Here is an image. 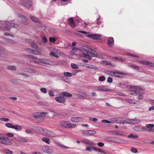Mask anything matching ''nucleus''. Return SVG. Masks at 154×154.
<instances>
[{
    "mask_svg": "<svg viewBox=\"0 0 154 154\" xmlns=\"http://www.w3.org/2000/svg\"><path fill=\"white\" fill-rule=\"evenodd\" d=\"M82 133L83 136H89L91 135H93L96 134V132L94 130H82Z\"/></svg>",
    "mask_w": 154,
    "mask_h": 154,
    "instance_id": "7",
    "label": "nucleus"
},
{
    "mask_svg": "<svg viewBox=\"0 0 154 154\" xmlns=\"http://www.w3.org/2000/svg\"><path fill=\"white\" fill-rule=\"evenodd\" d=\"M128 66L134 69H139L138 66L134 65H128Z\"/></svg>",
    "mask_w": 154,
    "mask_h": 154,
    "instance_id": "47",
    "label": "nucleus"
},
{
    "mask_svg": "<svg viewBox=\"0 0 154 154\" xmlns=\"http://www.w3.org/2000/svg\"><path fill=\"white\" fill-rule=\"evenodd\" d=\"M39 63H42L44 64H47L49 65H52V63L48 60L46 59L41 58L38 60Z\"/></svg>",
    "mask_w": 154,
    "mask_h": 154,
    "instance_id": "16",
    "label": "nucleus"
},
{
    "mask_svg": "<svg viewBox=\"0 0 154 154\" xmlns=\"http://www.w3.org/2000/svg\"><path fill=\"white\" fill-rule=\"evenodd\" d=\"M0 24L2 25L6 26L8 27L17 28L18 27L19 25L14 23L11 21H1L0 20Z\"/></svg>",
    "mask_w": 154,
    "mask_h": 154,
    "instance_id": "2",
    "label": "nucleus"
},
{
    "mask_svg": "<svg viewBox=\"0 0 154 154\" xmlns=\"http://www.w3.org/2000/svg\"><path fill=\"white\" fill-rule=\"evenodd\" d=\"M114 75H115L114 77L121 78L122 77L121 76H120V75H126V74L122 72H119L118 71H116L115 72Z\"/></svg>",
    "mask_w": 154,
    "mask_h": 154,
    "instance_id": "27",
    "label": "nucleus"
},
{
    "mask_svg": "<svg viewBox=\"0 0 154 154\" xmlns=\"http://www.w3.org/2000/svg\"><path fill=\"white\" fill-rule=\"evenodd\" d=\"M31 46L33 48L35 49H37V48H39L38 47L37 44L34 42L31 43Z\"/></svg>",
    "mask_w": 154,
    "mask_h": 154,
    "instance_id": "42",
    "label": "nucleus"
},
{
    "mask_svg": "<svg viewBox=\"0 0 154 154\" xmlns=\"http://www.w3.org/2000/svg\"><path fill=\"white\" fill-rule=\"evenodd\" d=\"M60 125L61 127L67 128H74L77 127L76 124H72L66 121H62L60 122Z\"/></svg>",
    "mask_w": 154,
    "mask_h": 154,
    "instance_id": "3",
    "label": "nucleus"
},
{
    "mask_svg": "<svg viewBox=\"0 0 154 154\" xmlns=\"http://www.w3.org/2000/svg\"><path fill=\"white\" fill-rule=\"evenodd\" d=\"M57 39V38L50 37L49 40L51 42L54 43Z\"/></svg>",
    "mask_w": 154,
    "mask_h": 154,
    "instance_id": "46",
    "label": "nucleus"
},
{
    "mask_svg": "<svg viewBox=\"0 0 154 154\" xmlns=\"http://www.w3.org/2000/svg\"><path fill=\"white\" fill-rule=\"evenodd\" d=\"M5 125L6 127L8 128H13L14 125L10 123H6Z\"/></svg>",
    "mask_w": 154,
    "mask_h": 154,
    "instance_id": "43",
    "label": "nucleus"
},
{
    "mask_svg": "<svg viewBox=\"0 0 154 154\" xmlns=\"http://www.w3.org/2000/svg\"><path fill=\"white\" fill-rule=\"evenodd\" d=\"M42 150L44 152L48 153H51L53 152V149L48 146H46L43 147Z\"/></svg>",
    "mask_w": 154,
    "mask_h": 154,
    "instance_id": "12",
    "label": "nucleus"
},
{
    "mask_svg": "<svg viewBox=\"0 0 154 154\" xmlns=\"http://www.w3.org/2000/svg\"><path fill=\"white\" fill-rule=\"evenodd\" d=\"M129 92L130 94L134 95H137L139 93L138 91L134 90H130Z\"/></svg>",
    "mask_w": 154,
    "mask_h": 154,
    "instance_id": "34",
    "label": "nucleus"
},
{
    "mask_svg": "<svg viewBox=\"0 0 154 154\" xmlns=\"http://www.w3.org/2000/svg\"><path fill=\"white\" fill-rule=\"evenodd\" d=\"M115 138H116L114 137H109L106 138H105V140H106L109 142H112L119 143V142H118L115 140Z\"/></svg>",
    "mask_w": 154,
    "mask_h": 154,
    "instance_id": "29",
    "label": "nucleus"
},
{
    "mask_svg": "<svg viewBox=\"0 0 154 154\" xmlns=\"http://www.w3.org/2000/svg\"><path fill=\"white\" fill-rule=\"evenodd\" d=\"M107 82H108L109 83H112V78L111 77H109L108 78Z\"/></svg>",
    "mask_w": 154,
    "mask_h": 154,
    "instance_id": "63",
    "label": "nucleus"
},
{
    "mask_svg": "<svg viewBox=\"0 0 154 154\" xmlns=\"http://www.w3.org/2000/svg\"><path fill=\"white\" fill-rule=\"evenodd\" d=\"M92 149L95 151L101 152L102 154H106V153L103 151L98 148L92 146H88L85 149L86 151L89 152H91Z\"/></svg>",
    "mask_w": 154,
    "mask_h": 154,
    "instance_id": "6",
    "label": "nucleus"
},
{
    "mask_svg": "<svg viewBox=\"0 0 154 154\" xmlns=\"http://www.w3.org/2000/svg\"><path fill=\"white\" fill-rule=\"evenodd\" d=\"M0 120L2 121L7 122L9 121V119L7 118H2L0 119Z\"/></svg>",
    "mask_w": 154,
    "mask_h": 154,
    "instance_id": "50",
    "label": "nucleus"
},
{
    "mask_svg": "<svg viewBox=\"0 0 154 154\" xmlns=\"http://www.w3.org/2000/svg\"><path fill=\"white\" fill-rule=\"evenodd\" d=\"M3 152L6 154H12L13 153V152L8 149H3Z\"/></svg>",
    "mask_w": 154,
    "mask_h": 154,
    "instance_id": "40",
    "label": "nucleus"
},
{
    "mask_svg": "<svg viewBox=\"0 0 154 154\" xmlns=\"http://www.w3.org/2000/svg\"><path fill=\"white\" fill-rule=\"evenodd\" d=\"M140 63L144 65H148L150 67H153L154 66V64L148 61L141 60L139 61Z\"/></svg>",
    "mask_w": 154,
    "mask_h": 154,
    "instance_id": "18",
    "label": "nucleus"
},
{
    "mask_svg": "<svg viewBox=\"0 0 154 154\" xmlns=\"http://www.w3.org/2000/svg\"><path fill=\"white\" fill-rule=\"evenodd\" d=\"M126 101L129 103L140 105V103L138 101H137L135 99H128L126 100Z\"/></svg>",
    "mask_w": 154,
    "mask_h": 154,
    "instance_id": "15",
    "label": "nucleus"
},
{
    "mask_svg": "<svg viewBox=\"0 0 154 154\" xmlns=\"http://www.w3.org/2000/svg\"><path fill=\"white\" fill-rule=\"evenodd\" d=\"M144 93L143 92L140 94H139L138 99L140 100H142L143 98V95L144 94Z\"/></svg>",
    "mask_w": 154,
    "mask_h": 154,
    "instance_id": "53",
    "label": "nucleus"
},
{
    "mask_svg": "<svg viewBox=\"0 0 154 154\" xmlns=\"http://www.w3.org/2000/svg\"><path fill=\"white\" fill-rule=\"evenodd\" d=\"M49 95L51 97H53L54 96V93L52 91H49L48 92Z\"/></svg>",
    "mask_w": 154,
    "mask_h": 154,
    "instance_id": "59",
    "label": "nucleus"
},
{
    "mask_svg": "<svg viewBox=\"0 0 154 154\" xmlns=\"http://www.w3.org/2000/svg\"><path fill=\"white\" fill-rule=\"evenodd\" d=\"M97 145L99 146L102 147L104 146V144L102 142H100L98 143Z\"/></svg>",
    "mask_w": 154,
    "mask_h": 154,
    "instance_id": "64",
    "label": "nucleus"
},
{
    "mask_svg": "<svg viewBox=\"0 0 154 154\" xmlns=\"http://www.w3.org/2000/svg\"><path fill=\"white\" fill-rule=\"evenodd\" d=\"M131 151L134 153H137V149L135 148H132L131 149Z\"/></svg>",
    "mask_w": 154,
    "mask_h": 154,
    "instance_id": "60",
    "label": "nucleus"
},
{
    "mask_svg": "<svg viewBox=\"0 0 154 154\" xmlns=\"http://www.w3.org/2000/svg\"><path fill=\"white\" fill-rule=\"evenodd\" d=\"M42 52L40 48H37L36 50H33L32 53L35 54H39Z\"/></svg>",
    "mask_w": 154,
    "mask_h": 154,
    "instance_id": "33",
    "label": "nucleus"
},
{
    "mask_svg": "<svg viewBox=\"0 0 154 154\" xmlns=\"http://www.w3.org/2000/svg\"><path fill=\"white\" fill-rule=\"evenodd\" d=\"M105 78L104 76H101L99 78V80L100 81L102 82L105 80Z\"/></svg>",
    "mask_w": 154,
    "mask_h": 154,
    "instance_id": "57",
    "label": "nucleus"
},
{
    "mask_svg": "<svg viewBox=\"0 0 154 154\" xmlns=\"http://www.w3.org/2000/svg\"><path fill=\"white\" fill-rule=\"evenodd\" d=\"M83 56L84 57L88 59L89 60H90L91 59V57L88 54H85V53H84L83 54Z\"/></svg>",
    "mask_w": 154,
    "mask_h": 154,
    "instance_id": "56",
    "label": "nucleus"
},
{
    "mask_svg": "<svg viewBox=\"0 0 154 154\" xmlns=\"http://www.w3.org/2000/svg\"><path fill=\"white\" fill-rule=\"evenodd\" d=\"M85 66L86 68H90L91 69H93L96 70H97L98 69L97 67L92 65L89 64H86L85 65Z\"/></svg>",
    "mask_w": 154,
    "mask_h": 154,
    "instance_id": "32",
    "label": "nucleus"
},
{
    "mask_svg": "<svg viewBox=\"0 0 154 154\" xmlns=\"http://www.w3.org/2000/svg\"><path fill=\"white\" fill-rule=\"evenodd\" d=\"M0 143L7 145H10L12 144L11 142L8 139V137L6 138L4 137L1 136H0Z\"/></svg>",
    "mask_w": 154,
    "mask_h": 154,
    "instance_id": "8",
    "label": "nucleus"
},
{
    "mask_svg": "<svg viewBox=\"0 0 154 154\" xmlns=\"http://www.w3.org/2000/svg\"><path fill=\"white\" fill-rule=\"evenodd\" d=\"M60 95L63 97L65 96L68 98L71 97L72 96V95L71 94L67 92H62L60 93Z\"/></svg>",
    "mask_w": 154,
    "mask_h": 154,
    "instance_id": "26",
    "label": "nucleus"
},
{
    "mask_svg": "<svg viewBox=\"0 0 154 154\" xmlns=\"http://www.w3.org/2000/svg\"><path fill=\"white\" fill-rule=\"evenodd\" d=\"M113 59L118 60L121 61H126V59L123 58L121 57H116L112 58Z\"/></svg>",
    "mask_w": 154,
    "mask_h": 154,
    "instance_id": "39",
    "label": "nucleus"
},
{
    "mask_svg": "<svg viewBox=\"0 0 154 154\" xmlns=\"http://www.w3.org/2000/svg\"><path fill=\"white\" fill-rule=\"evenodd\" d=\"M128 137L132 138H137L138 137V135H134L133 134H131L129 135H128Z\"/></svg>",
    "mask_w": 154,
    "mask_h": 154,
    "instance_id": "49",
    "label": "nucleus"
},
{
    "mask_svg": "<svg viewBox=\"0 0 154 154\" xmlns=\"http://www.w3.org/2000/svg\"><path fill=\"white\" fill-rule=\"evenodd\" d=\"M27 72L29 73L32 74L35 73V71L32 69H29L27 70Z\"/></svg>",
    "mask_w": 154,
    "mask_h": 154,
    "instance_id": "51",
    "label": "nucleus"
},
{
    "mask_svg": "<svg viewBox=\"0 0 154 154\" xmlns=\"http://www.w3.org/2000/svg\"><path fill=\"white\" fill-rule=\"evenodd\" d=\"M48 113L45 112H36L34 114V117L35 119H38L39 117H44Z\"/></svg>",
    "mask_w": 154,
    "mask_h": 154,
    "instance_id": "10",
    "label": "nucleus"
},
{
    "mask_svg": "<svg viewBox=\"0 0 154 154\" xmlns=\"http://www.w3.org/2000/svg\"><path fill=\"white\" fill-rule=\"evenodd\" d=\"M50 51V55L52 57H55L57 58H58L59 55H61L62 53L59 50L53 48H51Z\"/></svg>",
    "mask_w": 154,
    "mask_h": 154,
    "instance_id": "4",
    "label": "nucleus"
},
{
    "mask_svg": "<svg viewBox=\"0 0 154 154\" xmlns=\"http://www.w3.org/2000/svg\"><path fill=\"white\" fill-rule=\"evenodd\" d=\"M13 129H14L17 131H20L22 130L23 127L22 126L19 125H14Z\"/></svg>",
    "mask_w": 154,
    "mask_h": 154,
    "instance_id": "30",
    "label": "nucleus"
},
{
    "mask_svg": "<svg viewBox=\"0 0 154 154\" xmlns=\"http://www.w3.org/2000/svg\"><path fill=\"white\" fill-rule=\"evenodd\" d=\"M40 91L44 93H46L47 92V91L46 88H41L40 89Z\"/></svg>",
    "mask_w": 154,
    "mask_h": 154,
    "instance_id": "54",
    "label": "nucleus"
},
{
    "mask_svg": "<svg viewBox=\"0 0 154 154\" xmlns=\"http://www.w3.org/2000/svg\"><path fill=\"white\" fill-rule=\"evenodd\" d=\"M25 132L27 134H33V132L30 130L27 129L26 130Z\"/></svg>",
    "mask_w": 154,
    "mask_h": 154,
    "instance_id": "62",
    "label": "nucleus"
},
{
    "mask_svg": "<svg viewBox=\"0 0 154 154\" xmlns=\"http://www.w3.org/2000/svg\"><path fill=\"white\" fill-rule=\"evenodd\" d=\"M55 99L57 102L62 103H64L66 101L65 98L62 95L61 96L56 97Z\"/></svg>",
    "mask_w": 154,
    "mask_h": 154,
    "instance_id": "14",
    "label": "nucleus"
},
{
    "mask_svg": "<svg viewBox=\"0 0 154 154\" xmlns=\"http://www.w3.org/2000/svg\"><path fill=\"white\" fill-rule=\"evenodd\" d=\"M63 74L66 76L70 77L72 76V74L69 72H64Z\"/></svg>",
    "mask_w": 154,
    "mask_h": 154,
    "instance_id": "48",
    "label": "nucleus"
},
{
    "mask_svg": "<svg viewBox=\"0 0 154 154\" xmlns=\"http://www.w3.org/2000/svg\"><path fill=\"white\" fill-rule=\"evenodd\" d=\"M146 131L149 132H154V124H147L146 125Z\"/></svg>",
    "mask_w": 154,
    "mask_h": 154,
    "instance_id": "11",
    "label": "nucleus"
},
{
    "mask_svg": "<svg viewBox=\"0 0 154 154\" xmlns=\"http://www.w3.org/2000/svg\"><path fill=\"white\" fill-rule=\"evenodd\" d=\"M4 35L5 36H10L12 37H14V35H13L11 34L10 33L8 32L5 33Z\"/></svg>",
    "mask_w": 154,
    "mask_h": 154,
    "instance_id": "58",
    "label": "nucleus"
},
{
    "mask_svg": "<svg viewBox=\"0 0 154 154\" xmlns=\"http://www.w3.org/2000/svg\"><path fill=\"white\" fill-rule=\"evenodd\" d=\"M42 134L46 136L51 137H55L56 134L53 132L41 127L38 128Z\"/></svg>",
    "mask_w": 154,
    "mask_h": 154,
    "instance_id": "1",
    "label": "nucleus"
},
{
    "mask_svg": "<svg viewBox=\"0 0 154 154\" xmlns=\"http://www.w3.org/2000/svg\"><path fill=\"white\" fill-rule=\"evenodd\" d=\"M82 142L85 144L92 146H94L96 145L95 143L93 142L91 140L86 138L83 139L82 140Z\"/></svg>",
    "mask_w": 154,
    "mask_h": 154,
    "instance_id": "19",
    "label": "nucleus"
},
{
    "mask_svg": "<svg viewBox=\"0 0 154 154\" xmlns=\"http://www.w3.org/2000/svg\"><path fill=\"white\" fill-rule=\"evenodd\" d=\"M21 3L23 5L27 7H30L32 5L31 1L29 0H21Z\"/></svg>",
    "mask_w": 154,
    "mask_h": 154,
    "instance_id": "13",
    "label": "nucleus"
},
{
    "mask_svg": "<svg viewBox=\"0 0 154 154\" xmlns=\"http://www.w3.org/2000/svg\"><path fill=\"white\" fill-rule=\"evenodd\" d=\"M101 122L102 123H113V122L111 121H109L107 120H102L101 121Z\"/></svg>",
    "mask_w": 154,
    "mask_h": 154,
    "instance_id": "55",
    "label": "nucleus"
},
{
    "mask_svg": "<svg viewBox=\"0 0 154 154\" xmlns=\"http://www.w3.org/2000/svg\"><path fill=\"white\" fill-rule=\"evenodd\" d=\"M17 140L19 142L23 143H26L28 142V140L27 139L21 137H18Z\"/></svg>",
    "mask_w": 154,
    "mask_h": 154,
    "instance_id": "31",
    "label": "nucleus"
},
{
    "mask_svg": "<svg viewBox=\"0 0 154 154\" xmlns=\"http://www.w3.org/2000/svg\"><path fill=\"white\" fill-rule=\"evenodd\" d=\"M71 121L75 122H80L83 121V119L81 117H74L70 119Z\"/></svg>",
    "mask_w": 154,
    "mask_h": 154,
    "instance_id": "17",
    "label": "nucleus"
},
{
    "mask_svg": "<svg viewBox=\"0 0 154 154\" xmlns=\"http://www.w3.org/2000/svg\"><path fill=\"white\" fill-rule=\"evenodd\" d=\"M112 134L114 135H123L122 133H118L116 131H113L112 132Z\"/></svg>",
    "mask_w": 154,
    "mask_h": 154,
    "instance_id": "52",
    "label": "nucleus"
},
{
    "mask_svg": "<svg viewBox=\"0 0 154 154\" xmlns=\"http://www.w3.org/2000/svg\"><path fill=\"white\" fill-rule=\"evenodd\" d=\"M71 67L73 69H78L79 68V66L75 64L71 63L70 64Z\"/></svg>",
    "mask_w": 154,
    "mask_h": 154,
    "instance_id": "44",
    "label": "nucleus"
},
{
    "mask_svg": "<svg viewBox=\"0 0 154 154\" xmlns=\"http://www.w3.org/2000/svg\"><path fill=\"white\" fill-rule=\"evenodd\" d=\"M42 140L43 141L45 142L48 144H49L51 142L50 139L49 138L47 137H43L42 139Z\"/></svg>",
    "mask_w": 154,
    "mask_h": 154,
    "instance_id": "38",
    "label": "nucleus"
},
{
    "mask_svg": "<svg viewBox=\"0 0 154 154\" xmlns=\"http://www.w3.org/2000/svg\"><path fill=\"white\" fill-rule=\"evenodd\" d=\"M7 68L8 69L10 70H15L17 69V68L15 66L12 65L8 66L7 67Z\"/></svg>",
    "mask_w": 154,
    "mask_h": 154,
    "instance_id": "41",
    "label": "nucleus"
},
{
    "mask_svg": "<svg viewBox=\"0 0 154 154\" xmlns=\"http://www.w3.org/2000/svg\"><path fill=\"white\" fill-rule=\"evenodd\" d=\"M11 28L7 26H0V31H8L10 30Z\"/></svg>",
    "mask_w": 154,
    "mask_h": 154,
    "instance_id": "36",
    "label": "nucleus"
},
{
    "mask_svg": "<svg viewBox=\"0 0 154 154\" xmlns=\"http://www.w3.org/2000/svg\"><path fill=\"white\" fill-rule=\"evenodd\" d=\"M140 120L139 119H130L124 118V122L125 123L130 124H136L139 123Z\"/></svg>",
    "mask_w": 154,
    "mask_h": 154,
    "instance_id": "9",
    "label": "nucleus"
},
{
    "mask_svg": "<svg viewBox=\"0 0 154 154\" xmlns=\"http://www.w3.org/2000/svg\"><path fill=\"white\" fill-rule=\"evenodd\" d=\"M18 20L23 24L27 25L29 22V20L26 17L21 14H19L18 16Z\"/></svg>",
    "mask_w": 154,
    "mask_h": 154,
    "instance_id": "5",
    "label": "nucleus"
},
{
    "mask_svg": "<svg viewBox=\"0 0 154 154\" xmlns=\"http://www.w3.org/2000/svg\"><path fill=\"white\" fill-rule=\"evenodd\" d=\"M133 129L136 131H146V128L140 126H137L133 128Z\"/></svg>",
    "mask_w": 154,
    "mask_h": 154,
    "instance_id": "20",
    "label": "nucleus"
},
{
    "mask_svg": "<svg viewBox=\"0 0 154 154\" xmlns=\"http://www.w3.org/2000/svg\"><path fill=\"white\" fill-rule=\"evenodd\" d=\"M107 44L109 47H112L114 45V41L113 38L109 37L107 40Z\"/></svg>",
    "mask_w": 154,
    "mask_h": 154,
    "instance_id": "23",
    "label": "nucleus"
},
{
    "mask_svg": "<svg viewBox=\"0 0 154 154\" xmlns=\"http://www.w3.org/2000/svg\"><path fill=\"white\" fill-rule=\"evenodd\" d=\"M49 110L52 114L54 117H57L60 116V114L59 113L56 112L53 110L51 109H49Z\"/></svg>",
    "mask_w": 154,
    "mask_h": 154,
    "instance_id": "35",
    "label": "nucleus"
},
{
    "mask_svg": "<svg viewBox=\"0 0 154 154\" xmlns=\"http://www.w3.org/2000/svg\"><path fill=\"white\" fill-rule=\"evenodd\" d=\"M57 145L58 146L61 148L66 149H68L69 148V147H68L66 146L63 145H62L60 144V143H57Z\"/></svg>",
    "mask_w": 154,
    "mask_h": 154,
    "instance_id": "45",
    "label": "nucleus"
},
{
    "mask_svg": "<svg viewBox=\"0 0 154 154\" xmlns=\"http://www.w3.org/2000/svg\"><path fill=\"white\" fill-rule=\"evenodd\" d=\"M68 22L69 24L72 28H74L75 26V23L73 19L72 18H70L68 19Z\"/></svg>",
    "mask_w": 154,
    "mask_h": 154,
    "instance_id": "28",
    "label": "nucleus"
},
{
    "mask_svg": "<svg viewBox=\"0 0 154 154\" xmlns=\"http://www.w3.org/2000/svg\"><path fill=\"white\" fill-rule=\"evenodd\" d=\"M101 36V35H100L97 34L88 35H87L88 37L89 38H92L97 40L98 39V38Z\"/></svg>",
    "mask_w": 154,
    "mask_h": 154,
    "instance_id": "21",
    "label": "nucleus"
},
{
    "mask_svg": "<svg viewBox=\"0 0 154 154\" xmlns=\"http://www.w3.org/2000/svg\"><path fill=\"white\" fill-rule=\"evenodd\" d=\"M81 50L83 52L87 54H88V52L91 51V49L87 46H83Z\"/></svg>",
    "mask_w": 154,
    "mask_h": 154,
    "instance_id": "25",
    "label": "nucleus"
},
{
    "mask_svg": "<svg viewBox=\"0 0 154 154\" xmlns=\"http://www.w3.org/2000/svg\"><path fill=\"white\" fill-rule=\"evenodd\" d=\"M115 122L118 123H120L121 124H124V118H116L113 119Z\"/></svg>",
    "mask_w": 154,
    "mask_h": 154,
    "instance_id": "22",
    "label": "nucleus"
},
{
    "mask_svg": "<svg viewBox=\"0 0 154 154\" xmlns=\"http://www.w3.org/2000/svg\"><path fill=\"white\" fill-rule=\"evenodd\" d=\"M30 19L34 22H36L38 23H39L40 22V20L38 19L37 18L35 17L32 16H30Z\"/></svg>",
    "mask_w": 154,
    "mask_h": 154,
    "instance_id": "37",
    "label": "nucleus"
},
{
    "mask_svg": "<svg viewBox=\"0 0 154 154\" xmlns=\"http://www.w3.org/2000/svg\"><path fill=\"white\" fill-rule=\"evenodd\" d=\"M77 32L82 33V34H88L89 33V32H87L86 31H81V30H78V31H77Z\"/></svg>",
    "mask_w": 154,
    "mask_h": 154,
    "instance_id": "61",
    "label": "nucleus"
},
{
    "mask_svg": "<svg viewBox=\"0 0 154 154\" xmlns=\"http://www.w3.org/2000/svg\"><path fill=\"white\" fill-rule=\"evenodd\" d=\"M97 90L101 91H110L109 89L107 88L106 87L104 86H99L97 87Z\"/></svg>",
    "mask_w": 154,
    "mask_h": 154,
    "instance_id": "24",
    "label": "nucleus"
}]
</instances>
